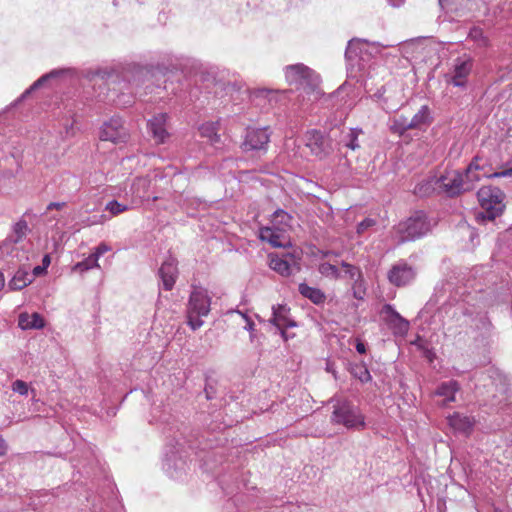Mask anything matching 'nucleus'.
<instances>
[{
  "label": "nucleus",
  "mask_w": 512,
  "mask_h": 512,
  "mask_svg": "<svg viewBox=\"0 0 512 512\" xmlns=\"http://www.w3.org/2000/svg\"><path fill=\"white\" fill-rule=\"evenodd\" d=\"M475 306L466 299L444 302L435 312L433 319L442 323L449 332L453 327L468 326L474 321Z\"/></svg>",
  "instance_id": "1"
},
{
  "label": "nucleus",
  "mask_w": 512,
  "mask_h": 512,
  "mask_svg": "<svg viewBox=\"0 0 512 512\" xmlns=\"http://www.w3.org/2000/svg\"><path fill=\"white\" fill-rule=\"evenodd\" d=\"M283 71L289 85L295 86L298 90H303L307 95H312L314 99H318L321 95L319 89L320 75L308 66L297 63L285 66Z\"/></svg>",
  "instance_id": "2"
},
{
  "label": "nucleus",
  "mask_w": 512,
  "mask_h": 512,
  "mask_svg": "<svg viewBox=\"0 0 512 512\" xmlns=\"http://www.w3.org/2000/svg\"><path fill=\"white\" fill-rule=\"evenodd\" d=\"M333 411L331 414V423L334 425H342L349 430H360L365 427V417L361 410L347 400L334 399Z\"/></svg>",
  "instance_id": "3"
},
{
  "label": "nucleus",
  "mask_w": 512,
  "mask_h": 512,
  "mask_svg": "<svg viewBox=\"0 0 512 512\" xmlns=\"http://www.w3.org/2000/svg\"><path fill=\"white\" fill-rule=\"evenodd\" d=\"M394 44H381L379 42H369L364 39L354 38L348 41L345 58L349 65H357L359 69L364 68L362 62L366 60V56L381 54V51L388 47H393Z\"/></svg>",
  "instance_id": "4"
},
{
  "label": "nucleus",
  "mask_w": 512,
  "mask_h": 512,
  "mask_svg": "<svg viewBox=\"0 0 512 512\" xmlns=\"http://www.w3.org/2000/svg\"><path fill=\"white\" fill-rule=\"evenodd\" d=\"M477 198L483 210L479 216L483 219L492 221L500 216L505 209V194L498 187L483 186L477 192Z\"/></svg>",
  "instance_id": "5"
},
{
  "label": "nucleus",
  "mask_w": 512,
  "mask_h": 512,
  "mask_svg": "<svg viewBox=\"0 0 512 512\" xmlns=\"http://www.w3.org/2000/svg\"><path fill=\"white\" fill-rule=\"evenodd\" d=\"M433 224L423 211H416L396 226L400 242L413 241L430 232Z\"/></svg>",
  "instance_id": "6"
},
{
  "label": "nucleus",
  "mask_w": 512,
  "mask_h": 512,
  "mask_svg": "<svg viewBox=\"0 0 512 512\" xmlns=\"http://www.w3.org/2000/svg\"><path fill=\"white\" fill-rule=\"evenodd\" d=\"M291 217L288 213L283 210H277L274 212V221L282 224L281 227H263L259 230L258 238L261 241L268 242L274 248H287L290 247L291 240L284 226L289 225Z\"/></svg>",
  "instance_id": "7"
},
{
  "label": "nucleus",
  "mask_w": 512,
  "mask_h": 512,
  "mask_svg": "<svg viewBox=\"0 0 512 512\" xmlns=\"http://www.w3.org/2000/svg\"><path fill=\"white\" fill-rule=\"evenodd\" d=\"M490 378L492 379V385L495 386L496 393L492 395L489 405L492 408L504 410L512 405V392L509 388L508 379L497 370H491Z\"/></svg>",
  "instance_id": "8"
},
{
  "label": "nucleus",
  "mask_w": 512,
  "mask_h": 512,
  "mask_svg": "<svg viewBox=\"0 0 512 512\" xmlns=\"http://www.w3.org/2000/svg\"><path fill=\"white\" fill-rule=\"evenodd\" d=\"M435 183H438V189L448 197H455L469 191V186L465 187L463 173L458 170L445 173L438 177Z\"/></svg>",
  "instance_id": "9"
},
{
  "label": "nucleus",
  "mask_w": 512,
  "mask_h": 512,
  "mask_svg": "<svg viewBox=\"0 0 512 512\" xmlns=\"http://www.w3.org/2000/svg\"><path fill=\"white\" fill-rule=\"evenodd\" d=\"M416 269L405 260L393 264L387 273L389 282L396 287H404L411 284L416 278Z\"/></svg>",
  "instance_id": "10"
},
{
  "label": "nucleus",
  "mask_w": 512,
  "mask_h": 512,
  "mask_svg": "<svg viewBox=\"0 0 512 512\" xmlns=\"http://www.w3.org/2000/svg\"><path fill=\"white\" fill-rule=\"evenodd\" d=\"M473 68V59L464 55L455 60L453 70L446 75V81L454 87L465 88Z\"/></svg>",
  "instance_id": "11"
},
{
  "label": "nucleus",
  "mask_w": 512,
  "mask_h": 512,
  "mask_svg": "<svg viewBox=\"0 0 512 512\" xmlns=\"http://www.w3.org/2000/svg\"><path fill=\"white\" fill-rule=\"evenodd\" d=\"M129 138V133L119 117H112L105 122L100 130V139L110 141L114 144L125 143Z\"/></svg>",
  "instance_id": "12"
},
{
  "label": "nucleus",
  "mask_w": 512,
  "mask_h": 512,
  "mask_svg": "<svg viewBox=\"0 0 512 512\" xmlns=\"http://www.w3.org/2000/svg\"><path fill=\"white\" fill-rule=\"evenodd\" d=\"M210 305L211 299L207 290L196 287L190 294L187 313L195 314L197 317L207 316L210 312Z\"/></svg>",
  "instance_id": "13"
},
{
  "label": "nucleus",
  "mask_w": 512,
  "mask_h": 512,
  "mask_svg": "<svg viewBox=\"0 0 512 512\" xmlns=\"http://www.w3.org/2000/svg\"><path fill=\"white\" fill-rule=\"evenodd\" d=\"M306 146L311 153L322 159L331 152L329 140L318 130H310L306 134Z\"/></svg>",
  "instance_id": "14"
},
{
  "label": "nucleus",
  "mask_w": 512,
  "mask_h": 512,
  "mask_svg": "<svg viewBox=\"0 0 512 512\" xmlns=\"http://www.w3.org/2000/svg\"><path fill=\"white\" fill-rule=\"evenodd\" d=\"M449 427L457 434L469 436L476 424V419L473 416L466 415L460 412H454L448 418Z\"/></svg>",
  "instance_id": "15"
},
{
  "label": "nucleus",
  "mask_w": 512,
  "mask_h": 512,
  "mask_svg": "<svg viewBox=\"0 0 512 512\" xmlns=\"http://www.w3.org/2000/svg\"><path fill=\"white\" fill-rule=\"evenodd\" d=\"M177 260L169 256L166 260L161 264L159 268L158 274L162 282V286L165 290H171L176 282L178 277V267Z\"/></svg>",
  "instance_id": "16"
},
{
  "label": "nucleus",
  "mask_w": 512,
  "mask_h": 512,
  "mask_svg": "<svg viewBox=\"0 0 512 512\" xmlns=\"http://www.w3.org/2000/svg\"><path fill=\"white\" fill-rule=\"evenodd\" d=\"M151 187V180L147 177H138L131 184L132 203L140 204L143 201L152 199L157 200V196H152L149 192Z\"/></svg>",
  "instance_id": "17"
},
{
  "label": "nucleus",
  "mask_w": 512,
  "mask_h": 512,
  "mask_svg": "<svg viewBox=\"0 0 512 512\" xmlns=\"http://www.w3.org/2000/svg\"><path fill=\"white\" fill-rule=\"evenodd\" d=\"M167 118L166 113H160L148 121V130L154 141L158 144L164 143L166 139L169 138V133L166 128Z\"/></svg>",
  "instance_id": "18"
},
{
  "label": "nucleus",
  "mask_w": 512,
  "mask_h": 512,
  "mask_svg": "<svg viewBox=\"0 0 512 512\" xmlns=\"http://www.w3.org/2000/svg\"><path fill=\"white\" fill-rule=\"evenodd\" d=\"M290 308L287 305H277L272 308V318L269 320L276 330L295 327L296 322L289 317Z\"/></svg>",
  "instance_id": "19"
},
{
  "label": "nucleus",
  "mask_w": 512,
  "mask_h": 512,
  "mask_svg": "<svg viewBox=\"0 0 512 512\" xmlns=\"http://www.w3.org/2000/svg\"><path fill=\"white\" fill-rule=\"evenodd\" d=\"M286 95V91L272 90L258 87V106L268 111L274 108Z\"/></svg>",
  "instance_id": "20"
},
{
  "label": "nucleus",
  "mask_w": 512,
  "mask_h": 512,
  "mask_svg": "<svg viewBox=\"0 0 512 512\" xmlns=\"http://www.w3.org/2000/svg\"><path fill=\"white\" fill-rule=\"evenodd\" d=\"M163 468L170 478L181 479L182 475L185 473L186 462L181 458H177L175 454L167 455L163 463Z\"/></svg>",
  "instance_id": "21"
},
{
  "label": "nucleus",
  "mask_w": 512,
  "mask_h": 512,
  "mask_svg": "<svg viewBox=\"0 0 512 512\" xmlns=\"http://www.w3.org/2000/svg\"><path fill=\"white\" fill-rule=\"evenodd\" d=\"M363 134L361 128H349L347 131H343L339 144L352 151L359 150L361 145L359 142V136Z\"/></svg>",
  "instance_id": "22"
},
{
  "label": "nucleus",
  "mask_w": 512,
  "mask_h": 512,
  "mask_svg": "<svg viewBox=\"0 0 512 512\" xmlns=\"http://www.w3.org/2000/svg\"><path fill=\"white\" fill-rule=\"evenodd\" d=\"M482 168L477 163V158H474L472 162L468 165L463 173L464 184L465 186H469V191L475 188L477 182L481 180L485 173H481Z\"/></svg>",
  "instance_id": "23"
},
{
  "label": "nucleus",
  "mask_w": 512,
  "mask_h": 512,
  "mask_svg": "<svg viewBox=\"0 0 512 512\" xmlns=\"http://www.w3.org/2000/svg\"><path fill=\"white\" fill-rule=\"evenodd\" d=\"M18 326L22 330L42 329L45 326V321L37 312L32 314L21 313L18 318Z\"/></svg>",
  "instance_id": "24"
},
{
  "label": "nucleus",
  "mask_w": 512,
  "mask_h": 512,
  "mask_svg": "<svg viewBox=\"0 0 512 512\" xmlns=\"http://www.w3.org/2000/svg\"><path fill=\"white\" fill-rule=\"evenodd\" d=\"M460 390V384L456 380L442 382L435 391V395L444 397L445 404L454 402L455 395Z\"/></svg>",
  "instance_id": "25"
},
{
  "label": "nucleus",
  "mask_w": 512,
  "mask_h": 512,
  "mask_svg": "<svg viewBox=\"0 0 512 512\" xmlns=\"http://www.w3.org/2000/svg\"><path fill=\"white\" fill-rule=\"evenodd\" d=\"M298 291L304 298L309 299L315 305H321L326 300V295L321 289L311 287L306 283H300Z\"/></svg>",
  "instance_id": "26"
},
{
  "label": "nucleus",
  "mask_w": 512,
  "mask_h": 512,
  "mask_svg": "<svg viewBox=\"0 0 512 512\" xmlns=\"http://www.w3.org/2000/svg\"><path fill=\"white\" fill-rule=\"evenodd\" d=\"M432 121L433 117L428 105L421 106L417 113H415L414 116L409 120L413 129H422L425 126L430 125Z\"/></svg>",
  "instance_id": "27"
},
{
  "label": "nucleus",
  "mask_w": 512,
  "mask_h": 512,
  "mask_svg": "<svg viewBox=\"0 0 512 512\" xmlns=\"http://www.w3.org/2000/svg\"><path fill=\"white\" fill-rule=\"evenodd\" d=\"M269 267L282 276H289L291 274V266L284 257H279L277 254L270 253L268 255Z\"/></svg>",
  "instance_id": "28"
},
{
  "label": "nucleus",
  "mask_w": 512,
  "mask_h": 512,
  "mask_svg": "<svg viewBox=\"0 0 512 512\" xmlns=\"http://www.w3.org/2000/svg\"><path fill=\"white\" fill-rule=\"evenodd\" d=\"M29 228L25 220L21 219L16 222L13 226L12 234L6 239L4 247H8L10 244H17L21 242L27 235Z\"/></svg>",
  "instance_id": "29"
},
{
  "label": "nucleus",
  "mask_w": 512,
  "mask_h": 512,
  "mask_svg": "<svg viewBox=\"0 0 512 512\" xmlns=\"http://www.w3.org/2000/svg\"><path fill=\"white\" fill-rule=\"evenodd\" d=\"M33 281V276L24 269H18L8 286L11 290H21Z\"/></svg>",
  "instance_id": "30"
},
{
  "label": "nucleus",
  "mask_w": 512,
  "mask_h": 512,
  "mask_svg": "<svg viewBox=\"0 0 512 512\" xmlns=\"http://www.w3.org/2000/svg\"><path fill=\"white\" fill-rule=\"evenodd\" d=\"M480 331L483 338H488L491 335L492 323L485 314H480L475 310L474 321L469 325Z\"/></svg>",
  "instance_id": "31"
},
{
  "label": "nucleus",
  "mask_w": 512,
  "mask_h": 512,
  "mask_svg": "<svg viewBox=\"0 0 512 512\" xmlns=\"http://www.w3.org/2000/svg\"><path fill=\"white\" fill-rule=\"evenodd\" d=\"M200 135L207 138L212 145H217L221 141V137L218 134V123L217 122H206L199 127Z\"/></svg>",
  "instance_id": "32"
},
{
  "label": "nucleus",
  "mask_w": 512,
  "mask_h": 512,
  "mask_svg": "<svg viewBox=\"0 0 512 512\" xmlns=\"http://www.w3.org/2000/svg\"><path fill=\"white\" fill-rule=\"evenodd\" d=\"M467 39L472 41L475 44V47L479 49L487 48L490 45L489 38L484 34L482 28L478 26L470 28Z\"/></svg>",
  "instance_id": "33"
},
{
  "label": "nucleus",
  "mask_w": 512,
  "mask_h": 512,
  "mask_svg": "<svg viewBox=\"0 0 512 512\" xmlns=\"http://www.w3.org/2000/svg\"><path fill=\"white\" fill-rule=\"evenodd\" d=\"M437 177H430L418 183L414 188V194L420 197L428 196L432 191L438 189V183H435Z\"/></svg>",
  "instance_id": "34"
},
{
  "label": "nucleus",
  "mask_w": 512,
  "mask_h": 512,
  "mask_svg": "<svg viewBox=\"0 0 512 512\" xmlns=\"http://www.w3.org/2000/svg\"><path fill=\"white\" fill-rule=\"evenodd\" d=\"M349 371L355 378L360 380L362 383H367L372 379L371 374L364 363L351 364Z\"/></svg>",
  "instance_id": "35"
},
{
  "label": "nucleus",
  "mask_w": 512,
  "mask_h": 512,
  "mask_svg": "<svg viewBox=\"0 0 512 512\" xmlns=\"http://www.w3.org/2000/svg\"><path fill=\"white\" fill-rule=\"evenodd\" d=\"M341 267L344 269V275L345 277H348L349 279L353 280V283L356 282V284H359V286L362 285L363 282V276L360 268L349 264L345 261L341 262Z\"/></svg>",
  "instance_id": "36"
},
{
  "label": "nucleus",
  "mask_w": 512,
  "mask_h": 512,
  "mask_svg": "<svg viewBox=\"0 0 512 512\" xmlns=\"http://www.w3.org/2000/svg\"><path fill=\"white\" fill-rule=\"evenodd\" d=\"M390 130L398 135H403L408 130H413L409 119L405 116L396 117L390 126Z\"/></svg>",
  "instance_id": "37"
},
{
  "label": "nucleus",
  "mask_w": 512,
  "mask_h": 512,
  "mask_svg": "<svg viewBox=\"0 0 512 512\" xmlns=\"http://www.w3.org/2000/svg\"><path fill=\"white\" fill-rule=\"evenodd\" d=\"M318 271L326 278L336 280L342 277L340 270L335 265L328 262L321 263L318 267Z\"/></svg>",
  "instance_id": "38"
},
{
  "label": "nucleus",
  "mask_w": 512,
  "mask_h": 512,
  "mask_svg": "<svg viewBox=\"0 0 512 512\" xmlns=\"http://www.w3.org/2000/svg\"><path fill=\"white\" fill-rule=\"evenodd\" d=\"M389 328L392 329L394 335H406L409 331V321L403 318L401 315H399L395 321L390 323Z\"/></svg>",
  "instance_id": "39"
},
{
  "label": "nucleus",
  "mask_w": 512,
  "mask_h": 512,
  "mask_svg": "<svg viewBox=\"0 0 512 512\" xmlns=\"http://www.w3.org/2000/svg\"><path fill=\"white\" fill-rule=\"evenodd\" d=\"M241 148L245 152L252 151L256 148V129L251 127L247 128Z\"/></svg>",
  "instance_id": "40"
},
{
  "label": "nucleus",
  "mask_w": 512,
  "mask_h": 512,
  "mask_svg": "<svg viewBox=\"0 0 512 512\" xmlns=\"http://www.w3.org/2000/svg\"><path fill=\"white\" fill-rule=\"evenodd\" d=\"M99 262L96 260V257H93L91 254L84 259L76 263L73 267L74 271L85 272L93 268H99Z\"/></svg>",
  "instance_id": "41"
},
{
  "label": "nucleus",
  "mask_w": 512,
  "mask_h": 512,
  "mask_svg": "<svg viewBox=\"0 0 512 512\" xmlns=\"http://www.w3.org/2000/svg\"><path fill=\"white\" fill-rule=\"evenodd\" d=\"M271 130L269 127L258 129V155L260 152H266L267 145L270 142Z\"/></svg>",
  "instance_id": "42"
},
{
  "label": "nucleus",
  "mask_w": 512,
  "mask_h": 512,
  "mask_svg": "<svg viewBox=\"0 0 512 512\" xmlns=\"http://www.w3.org/2000/svg\"><path fill=\"white\" fill-rule=\"evenodd\" d=\"M399 315L391 304H384L380 310V316L387 325L395 321Z\"/></svg>",
  "instance_id": "43"
},
{
  "label": "nucleus",
  "mask_w": 512,
  "mask_h": 512,
  "mask_svg": "<svg viewBox=\"0 0 512 512\" xmlns=\"http://www.w3.org/2000/svg\"><path fill=\"white\" fill-rule=\"evenodd\" d=\"M60 73V71H57V70H54V71H51L50 73H47L43 76H41L39 79H37L31 86L29 89H27L21 96V98H24L26 97L28 94H30L33 90H36L38 89L39 87H41L48 79L52 78V77H56L58 74Z\"/></svg>",
  "instance_id": "44"
},
{
  "label": "nucleus",
  "mask_w": 512,
  "mask_h": 512,
  "mask_svg": "<svg viewBox=\"0 0 512 512\" xmlns=\"http://www.w3.org/2000/svg\"><path fill=\"white\" fill-rule=\"evenodd\" d=\"M105 210L109 211L112 215L116 216L120 213L129 210V206L127 204L120 203L116 200H111L106 204Z\"/></svg>",
  "instance_id": "45"
},
{
  "label": "nucleus",
  "mask_w": 512,
  "mask_h": 512,
  "mask_svg": "<svg viewBox=\"0 0 512 512\" xmlns=\"http://www.w3.org/2000/svg\"><path fill=\"white\" fill-rule=\"evenodd\" d=\"M11 389L13 392L18 393L19 395L25 396L28 394L29 388L25 381L16 380L12 383Z\"/></svg>",
  "instance_id": "46"
},
{
  "label": "nucleus",
  "mask_w": 512,
  "mask_h": 512,
  "mask_svg": "<svg viewBox=\"0 0 512 512\" xmlns=\"http://www.w3.org/2000/svg\"><path fill=\"white\" fill-rule=\"evenodd\" d=\"M376 225V220L372 218H365L357 225V233L362 234L369 228Z\"/></svg>",
  "instance_id": "47"
},
{
  "label": "nucleus",
  "mask_w": 512,
  "mask_h": 512,
  "mask_svg": "<svg viewBox=\"0 0 512 512\" xmlns=\"http://www.w3.org/2000/svg\"><path fill=\"white\" fill-rule=\"evenodd\" d=\"M188 318V325L191 327L192 330H197L203 325V321L201 320V317L195 316V314L187 313Z\"/></svg>",
  "instance_id": "48"
},
{
  "label": "nucleus",
  "mask_w": 512,
  "mask_h": 512,
  "mask_svg": "<svg viewBox=\"0 0 512 512\" xmlns=\"http://www.w3.org/2000/svg\"><path fill=\"white\" fill-rule=\"evenodd\" d=\"M108 251H110V247L105 243H101L95 248L94 252L91 255L93 257H96V260L99 261V258Z\"/></svg>",
  "instance_id": "49"
},
{
  "label": "nucleus",
  "mask_w": 512,
  "mask_h": 512,
  "mask_svg": "<svg viewBox=\"0 0 512 512\" xmlns=\"http://www.w3.org/2000/svg\"><path fill=\"white\" fill-rule=\"evenodd\" d=\"M363 283H364V281L362 282L361 286H359V284H356V282L353 283V286H352L353 296L356 299H363V297L365 295V289L363 287Z\"/></svg>",
  "instance_id": "50"
},
{
  "label": "nucleus",
  "mask_w": 512,
  "mask_h": 512,
  "mask_svg": "<svg viewBox=\"0 0 512 512\" xmlns=\"http://www.w3.org/2000/svg\"><path fill=\"white\" fill-rule=\"evenodd\" d=\"M236 313H238L246 321V325H245L244 328L247 331L252 332L254 330V322H253V320L250 317H248L246 313H243V312H240V311H236Z\"/></svg>",
  "instance_id": "51"
},
{
  "label": "nucleus",
  "mask_w": 512,
  "mask_h": 512,
  "mask_svg": "<svg viewBox=\"0 0 512 512\" xmlns=\"http://www.w3.org/2000/svg\"><path fill=\"white\" fill-rule=\"evenodd\" d=\"M490 178L512 177V167L488 175Z\"/></svg>",
  "instance_id": "52"
},
{
  "label": "nucleus",
  "mask_w": 512,
  "mask_h": 512,
  "mask_svg": "<svg viewBox=\"0 0 512 512\" xmlns=\"http://www.w3.org/2000/svg\"><path fill=\"white\" fill-rule=\"evenodd\" d=\"M384 93H385V88L382 86L381 88H379L372 96L371 98L374 100V101H377V102H380L382 99H383V96H384Z\"/></svg>",
  "instance_id": "53"
},
{
  "label": "nucleus",
  "mask_w": 512,
  "mask_h": 512,
  "mask_svg": "<svg viewBox=\"0 0 512 512\" xmlns=\"http://www.w3.org/2000/svg\"><path fill=\"white\" fill-rule=\"evenodd\" d=\"M277 331L280 333L283 341L285 342L295 337V334L287 332V329H278Z\"/></svg>",
  "instance_id": "54"
},
{
  "label": "nucleus",
  "mask_w": 512,
  "mask_h": 512,
  "mask_svg": "<svg viewBox=\"0 0 512 512\" xmlns=\"http://www.w3.org/2000/svg\"><path fill=\"white\" fill-rule=\"evenodd\" d=\"M446 286H448V288H450V286H451V285L447 283V284H442V286H441V287L437 286V287L435 288V295H434V296L437 298V300H436V301H439V297H440V295H439V294H440V292H441L442 290H447V289H446Z\"/></svg>",
  "instance_id": "55"
},
{
  "label": "nucleus",
  "mask_w": 512,
  "mask_h": 512,
  "mask_svg": "<svg viewBox=\"0 0 512 512\" xmlns=\"http://www.w3.org/2000/svg\"><path fill=\"white\" fill-rule=\"evenodd\" d=\"M356 351L360 354H364L366 352V346L363 342L359 341L356 344Z\"/></svg>",
  "instance_id": "56"
},
{
  "label": "nucleus",
  "mask_w": 512,
  "mask_h": 512,
  "mask_svg": "<svg viewBox=\"0 0 512 512\" xmlns=\"http://www.w3.org/2000/svg\"><path fill=\"white\" fill-rule=\"evenodd\" d=\"M46 269H44V267L42 266H36L34 267L33 269V275L32 276H40L42 275L43 273H45Z\"/></svg>",
  "instance_id": "57"
},
{
  "label": "nucleus",
  "mask_w": 512,
  "mask_h": 512,
  "mask_svg": "<svg viewBox=\"0 0 512 512\" xmlns=\"http://www.w3.org/2000/svg\"><path fill=\"white\" fill-rule=\"evenodd\" d=\"M64 206V203H59V202H52L48 205V210H52V209H61L62 207Z\"/></svg>",
  "instance_id": "58"
},
{
  "label": "nucleus",
  "mask_w": 512,
  "mask_h": 512,
  "mask_svg": "<svg viewBox=\"0 0 512 512\" xmlns=\"http://www.w3.org/2000/svg\"><path fill=\"white\" fill-rule=\"evenodd\" d=\"M50 256L48 254L44 255L43 259H42V267H44V269H47L48 266L50 265Z\"/></svg>",
  "instance_id": "59"
},
{
  "label": "nucleus",
  "mask_w": 512,
  "mask_h": 512,
  "mask_svg": "<svg viewBox=\"0 0 512 512\" xmlns=\"http://www.w3.org/2000/svg\"><path fill=\"white\" fill-rule=\"evenodd\" d=\"M387 1H388L389 5H391L392 7H395V8L400 7L404 2V0H387Z\"/></svg>",
  "instance_id": "60"
},
{
  "label": "nucleus",
  "mask_w": 512,
  "mask_h": 512,
  "mask_svg": "<svg viewBox=\"0 0 512 512\" xmlns=\"http://www.w3.org/2000/svg\"><path fill=\"white\" fill-rule=\"evenodd\" d=\"M6 453V444L3 439H0V456Z\"/></svg>",
  "instance_id": "61"
},
{
  "label": "nucleus",
  "mask_w": 512,
  "mask_h": 512,
  "mask_svg": "<svg viewBox=\"0 0 512 512\" xmlns=\"http://www.w3.org/2000/svg\"><path fill=\"white\" fill-rule=\"evenodd\" d=\"M321 254L323 257H329V256H332V255H337L335 252L331 251V250H327V251H321Z\"/></svg>",
  "instance_id": "62"
},
{
  "label": "nucleus",
  "mask_w": 512,
  "mask_h": 512,
  "mask_svg": "<svg viewBox=\"0 0 512 512\" xmlns=\"http://www.w3.org/2000/svg\"><path fill=\"white\" fill-rule=\"evenodd\" d=\"M343 90H344V86L342 85L331 96L335 97V96L341 94Z\"/></svg>",
  "instance_id": "63"
},
{
  "label": "nucleus",
  "mask_w": 512,
  "mask_h": 512,
  "mask_svg": "<svg viewBox=\"0 0 512 512\" xmlns=\"http://www.w3.org/2000/svg\"><path fill=\"white\" fill-rule=\"evenodd\" d=\"M5 278L4 275L0 272V290L4 287Z\"/></svg>",
  "instance_id": "64"
}]
</instances>
